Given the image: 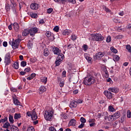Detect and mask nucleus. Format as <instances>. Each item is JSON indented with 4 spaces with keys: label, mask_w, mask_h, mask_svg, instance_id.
<instances>
[{
    "label": "nucleus",
    "mask_w": 131,
    "mask_h": 131,
    "mask_svg": "<svg viewBox=\"0 0 131 131\" xmlns=\"http://www.w3.org/2000/svg\"><path fill=\"white\" fill-rule=\"evenodd\" d=\"M91 37L89 38L91 40L94 41H103L104 40V37L101 34L94 33L91 34Z\"/></svg>",
    "instance_id": "nucleus-1"
},
{
    "label": "nucleus",
    "mask_w": 131,
    "mask_h": 131,
    "mask_svg": "<svg viewBox=\"0 0 131 131\" xmlns=\"http://www.w3.org/2000/svg\"><path fill=\"white\" fill-rule=\"evenodd\" d=\"M4 63L6 66L10 65L11 63V53L10 52L6 54L4 58Z\"/></svg>",
    "instance_id": "nucleus-2"
},
{
    "label": "nucleus",
    "mask_w": 131,
    "mask_h": 131,
    "mask_svg": "<svg viewBox=\"0 0 131 131\" xmlns=\"http://www.w3.org/2000/svg\"><path fill=\"white\" fill-rule=\"evenodd\" d=\"M53 115H54V113L52 111L49 112L48 111H46L45 112L44 117L46 120L50 121L51 119H52Z\"/></svg>",
    "instance_id": "nucleus-3"
},
{
    "label": "nucleus",
    "mask_w": 131,
    "mask_h": 131,
    "mask_svg": "<svg viewBox=\"0 0 131 131\" xmlns=\"http://www.w3.org/2000/svg\"><path fill=\"white\" fill-rule=\"evenodd\" d=\"M83 82H96V80L94 76L89 75L84 78Z\"/></svg>",
    "instance_id": "nucleus-4"
},
{
    "label": "nucleus",
    "mask_w": 131,
    "mask_h": 131,
    "mask_svg": "<svg viewBox=\"0 0 131 131\" xmlns=\"http://www.w3.org/2000/svg\"><path fill=\"white\" fill-rule=\"evenodd\" d=\"M29 30L30 36L33 37V36L35 35V34L37 33V32L38 31V28L37 27H34L30 29Z\"/></svg>",
    "instance_id": "nucleus-5"
},
{
    "label": "nucleus",
    "mask_w": 131,
    "mask_h": 131,
    "mask_svg": "<svg viewBox=\"0 0 131 131\" xmlns=\"http://www.w3.org/2000/svg\"><path fill=\"white\" fill-rule=\"evenodd\" d=\"M9 1L12 5L11 9L12 10H13V11H14L16 7H17V4H16V2H19V0H9Z\"/></svg>",
    "instance_id": "nucleus-6"
},
{
    "label": "nucleus",
    "mask_w": 131,
    "mask_h": 131,
    "mask_svg": "<svg viewBox=\"0 0 131 131\" xmlns=\"http://www.w3.org/2000/svg\"><path fill=\"white\" fill-rule=\"evenodd\" d=\"M52 51L54 55H60V53H61V50L58 47H53Z\"/></svg>",
    "instance_id": "nucleus-7"
},
{
    "label": "nucleus",
    "mask_w": 131,
    "mask_h": 131,
    "mask_svg": "<svg viewBox=\"0 0 131 131\" xmlns=\"http://www.w3.org/2000/svg\"><path fill=\"white\" fill-rule=\"evenodd\" d=\"M39 5L37 3H32L30 5V8L32 10H37Z\"/></svg>",
    "instance_id": "nucleus-8"
},
{
    "label": "nucleus",
    "mask_w": 131,
    "mask_h": 131,
    "mask_svg": "<svg viewBox=\"0 0 131 131\" xmlns=\"http://www.w3.org/2000/svg\"><path fill=\"white\" fill-rule=\"evenodd\" d=\"M103 93L107 99H112V93L110 91H105Z\"/></svg>",
    "instance_id": "nucleus-9"
},
{
    "label": "nucleus",
    "mask_w": 131,
    "mask_h": 131,
    "mask_svg": "<svg viewBox=\"0 0 131 131\" xmlns=\"http://www.w3.org/2000/svg\"><path fill=\"white\" fill-rule=\"evenodd\" d=\"M108 91L110 92H112V93H114V94H117L119 92V89L116 88H110L108 89Z\"/></svg>",
    "instance_id": "nucleus-10"
},
{
    "label": "nucleus",
    "mask_w": 131,
    "mask_h": 131,
    "mask_svg": "<svg viewBox=\"0 0 131 131\" xmlns=\"http://www.w3.org/2000/svg\"><path fill=\"white\" fill-rule=\"evenodd\" d=\"M84 58L87 60V61L89 64H92L93 63V60L92 57H90L88 54H84Z\"/></svg>",
    "instance_id": "nucleus-11"
},
{
    "label": "nucleus",
    "mask_w": 131,
    "mask_h": 131,
    "mask_svg": "<svg viewBox=\"0 0 131 131\" xmlns=\"http://www.w3.org/2000/svg\"><path fill=\"white\" fill-rule=\"evenodd\" d=\"M70 108H76L77 107V101L73 100L70 104Z\"/></svg>",
    "instance_id": "nucleus-12"
},
{
    "label": "nucleus",
    "mask_w": 131,
    "mask_h": 131,
    "mask_svg": "<svg viewBox=\"0 0 131 131\" xmlns=\"http://www.w3.org/2000/svg\"><path fill=\"white\" fill-rule=\"evenodd\" d=\"M28 14L30 16L31 18H33V19H37V17H38L37 13H35L33 12L28 13Z\"/></svg>",
    "instance_id": "nucleus-13"
},
{
    "label": "nucleus",
    "mask_w": 131,
    "mask_h": 131,
    "mask_svg": "<svg viewBox=\"0 0 131 131\" xmlns=\"http://www.w3.org/2000/svg\"><path fill=\"white\" fill-rule=\"evenodd\" d=\"M30 34L29 29H25L22 32V35L23 36H28Z\"/></svg>",
    "instance_id": "nucleus-14"
},
{
    "label": "nucleus",
    "mask_w": 131,
    "mask_h": 131,
    "mask_svg": "<svg viewBox=\"0 0 131 131\" xmlns=\"http://www.w3.org/2000/svg\"><path fill=\"white\" fill-rule=\"evenodd\" d=\"M113 120H116V119L120 117V112H117L114 114L113 115Z\"/></svg>",
    "instance_id": "nucleus-15"
},
{
    "label": "nucleus",
    "mask_w": 131,
    "mask_h": 131,
    "mask_svg": "<svg viewBox=\"0 0 131 131\" xmlns=\"http://www.w3.org/2000/svg\"><path fill=\"white\" fill-rule=\"evenodd\" d=\"M95 57H96V59L99 60L101 58L104 57V54L102 52H99L96 54Z\"/></svg>",
    "instance_id": "nucleus-16"
},
{
    "label": "nucleus",
    "mask_w": 131,
    "mask_h": 131,
    "mask_svg": "<svg viewBox=\"0 0 131 131\" xmlns=\"http://www.w3.org/2000/svg\"><path fill=\"white\" fill-rule=\"evenodd\" d=\"M31 118L32 120H36L37 119V115L36 114V112L34 111V109L32 111Z\"/></svg>",
    "instance_id": "nucleus-17"
},
{
    "label": "nucleus",
    "mask_w": 131,
    "mask_h": 131,
    "mask_svg": "<svg viewBox=\"0 0 131 131\" xmlns=\"http://www.w3.org/2000/svg\"><path fill=\"white\" fill-rule=\"evenodd\" d=\"M75 124H76V120L74 119H71L69 123V126H72L73 125H75Z\"/></svg>",
    "instance_id": "nucleus-18"
},
{
    "label": "nucleus",
    "mask_w": 131,
    "mask_h": 131,
    "mask_svg": "<svg viewBox=\"0 0 131 131\" xmlns=\"http://www.w3.org/2000/svg\"><path fill=\"white\" fill-rule=\"evenodd\" d=\"M58 55L57 59L62 62V61L64 60V54L61 53L60 55L59 54Z\"/></svg>",
    "instance_id": "nucleus-19"
},
{
    "label": "nucleus",
    "mask_w": 131,
    "mask_h": 131,
    "mask_svg": "<svg viewBox=\"0 0 131 131\" xmlns=\"http://www.w3.org/2000/svg\"><path fill=\"white\" fill-rule=\"evenodd\" d=\"M10 129L11 131H19V128L14 125H11Z\"/></svg>",
    "instance_id": "nucleus-20"
},
{
    "label": "nucleus",
    "mask_w": 131,
    "mask_h": 131,
    "mask_svg": "<svg viewBox=\"0 0 131 131\" xmlns=\"http://www.w3.org/2000/svg\"><path fill=\"white\" fill-rule=\"evenodd\" d=\"M36 76V74L34 73L31 74V75L27 78L28 80H31V79H33L34 77Z\"/></svg>",
    "instance_id": "nucleus-21"
},
{
    "label": "nucleus",
    "mask_w": 131,
    "mask_h": 131,
    "mask_svg": "<svg viewBox=\"0 0 131 131\" xmlns=\"http://www.w3.org/2000/svg\"><path fill=\"white\" fill-rule=\"evenodd\" d=\"M13 26L14 30H15V31H18L19 30V24H18L17 23H14L13 24Z\"/></svg>",
    "instance_id": "nucleus-22"
},
{
    "label": "nucleus",
    "mask_w": 131,
    "mask_h": 131,
    "mask_svg": "<svg viewBox=\"0 0 131 131\" xmlns=\"http://www.w3.org/2000/svg\"><path fill=\"white\" fill-rule=\"evenodd\" d=\"M43 55L45 56V57H48V56L50 55V51H49L48 48H45L44 49Z\"/></svg>",
    "instance_id": "nucleus-23"
},
{
    "label": "nucleus",
    "mask_w": 131,
    "mask_h": 131,
    "mask_svg": "<svg viewBox=\"0 0 131 131\" xmlns=\"http://www.w3.org/2000/svg\"><path fill=\"white\" fill-rule=\"evenodd\" d=\"M46 91H47V89H46L44 86H41L39 88V94H42V93H44Z\"/></svg>",
    "instance_id": "nucleus-24"
},
{
    "label": "nucleus",
    "mask_w": 131,
    "mask_h": 131,
    "mask_svg": "<svg viewBox=\"0 0 131 131\" xmlns=\"http://www.w3.org/2000/svg\"><path fill=\"white\" fill-rule=\"evenodd\" d=\"M9 126L10 128L11 127V124H10V123H9V122H6L3 125V127H4V128H9Z\"/></svg>",
    "instance_id": "nucleus-25"
},
{
    "label": "nucleus",
    "mask_w": 131,
    "mask_h": 131,
    "mask_svg": "<svg viewBox=\"0 0 131 131\" xmlns=\"http://www.w3.org/2000/svg\"><path fill=\"white\" fill-rule=\"evenodd\" d=\"M102 9H103V10H104V11H105V12H106V13H110L111 12V10L105 5H103L102 6Z\"/></svg>",
    "instance_id": "nucleus-26"
},
{
    "label": "nucleus",
    "mask_w": 131,
    "mask_h": 131,
    "mask_svg": "<svg viewBox=\"0 0 131 131\" xmlns=\"http://www.w3.org/2000/svg\"><path fill=\"white\" fill-rule=\"evenodd\" d=\"M119 59H120V57H119V56H118V55H116L113 57V60L115 62H117L119 61Z\"/></svg>",
    "instance_id": "nucleus-27"
},
{
    "label": "nucleus",
    "mask_w": 131,
    "mask_h": 131,
    "mask_svg": "<svg viewBox=\"0 0 131 131\" xmlns=\"http://www.w3.org/2000/svg\"><path fill=\"white\" fill-rule=\"evenodd\" d=\"M33 47V43H32V42H31V40H29L28 43V48L29 50L30 49H32V47Z\"/></svg>",
    "instance_id": "nucleus-28"
},
{
    "label": "nucleus",
    "mask_w": 131,
    "mask_h": 131,
    "mask_svg": "<svg viewBox=\"0 0 131 131\" xmlns=\"http://www.w3.org/2000/svg\"><path fill=\"white\" fill-rule=\"evenodd\" d=\"M13 68L14 69H19V62H15L13 66Z\"/></svg>",
    "instance_id": "nucleus-29"
},
{
    "label": "nucleus",
    "mask_w": 131,
    "mask_h": 131,
    "mask_svg": "<svg viewBox=\"0 0 131 131\" xmlns=\"http://www.w3.org/2000/svg\"><path fill=\"white\" fill-rule=\"evenodd\" d=\"M12 47L13 50H16V49H18V47H19V46H17L14 41L12 43Z\"/></svg>",
    "instance_id": "nucleus-30"
},
{
    "label": "nucleus",
    "mask_w": 131,
    "mask_h": 131,
    "mask_svg": "<svg viewBox=\"0 0 131 131\" xmlns=\"http://www.w3.org/2000/svg\"><path fill=\"white\" fill-rule=\"evenodd\" d=\"M110 49L111 51L115 54H117V53H118V51H117V49H115L114 47H111Z\"/></svg>",
    "instance_id": "nucleus-31"
},
{
    "label": "nucleus",
    "mask_w": 131,
    "mask_h": 131,
    "mask_svg": "<svg viewBox=\"0 0 131 131\" xmlns=\"http://www.w3.org/2000/svg\"><path fill=\"white\" fill-rule=\"evenodd\" d=\"M9 119L10 123H14V117H13V116L9 115Z\"/></svg>",
    "instance_id": "nucleus-32"
},
{
    "label": "nucleus",
    "mask_w": 131,
    "mask_h": 131,
    "mask_svg": "<svg viewBox=\"0 0 131 131\" xmlns=\"http://www.w3.org/2000/svg\"><path fill=\"white\" fill-rule=\"evenodd\" d=\"M13 102L15 105H16L17 106L19 105L20 104V102H19V100L17 99V98H14L13 99Z\"/></svg>",
    "instance_id": "nucleus-33"
},
{
    "label": "nucleus",
    "mask_w": 131,
    "mask_h": 131,
    "mask_svg": "<svg viewBox=\"0 0 131 131\" xmlns=\"http://www.w3.org/2000/svg\"><path fill=\"white\" fill-rule=\"evenodd\" d=\"M21 118V114H14V119H19Z\"/></svg>",
    "instance_id": "nucleus-34"
},
{
    "label": "nucleus",
    "mask_w": 131,
    "mask_h": 131,
    "mask_svg": "<svg viewBox=\"0 0 131 131\" xmlns=\"http://www.w3.org/2000/svg\"><path fill=\"white\" fill-rule=\"evenodd\" d=\"M57 4H62V5H65L66 3H67V0H58Z\"/></svg>",
    "instance_id": "nucleus-35"
},
{
    "label": "nucleus",
    "mask_w": 131,
    "mask_h": 131,
    "mask_svg": "<svg viewBox=\"0 0 131 131\" xmlns=\"http://www.w3.org/2000/svg\"><path fill=\"white\" fill-rule=\"evenodd\" d=\"M14 42L16 43V46H19L20 42H21V39L20 38H17L14 40Z\"/></svg>",
    "instance_id": "nucleus-36"
},
{
    "label": "nucleus",
    "mask_w": 131,
    "mask_h": 131,
    "mask_svg": "<svg viewBox=\"0 0 131 131\" xmlns=\"http://www.w3.org/2000/svg\"><path fill=\"white\" fill-rule=\"evenodd\" d=\"M83 50H84V52H86V51H88V50H89V47L88 46V45L84 44L83 45V46L82 47Z\"/></svg>",
    "instance_id": "nucleus-37"
},
{
    "label": "nucleus",
    "mask_w": 131,
    "mask_h": 131,
    "mask_svg": "<svg viewBox=\"0 0 131 131\" xmlns=\"http://www.w3.org/2000/svg\"><path fill=\"white\" fill-rule=\"evenodd\" d=\"M41 81L42 82H47L48 81V78L47 77H42L41 78Z\"/></svg>",
    "instance_id": "nucleus-38"
},
{
    "label": "nucleus",
    "mask_w": 131,
    "mask_h": 131,
    "mask_svg": "<svg viewBox=\"0 0 131 131\" xmlns=\"http://www.w3.org/2000/svg\"><path fill=\"white\" fill-rule=\"evenodd\" d=\"M26 65H27V62H26L25 61H21L20 66H21V67H25V66H26Z\"/></svg>",
    "instance_id": "nucleus-39"
},
{
    "label": "nucleus",
    "mask_w": 131,
    "mask_h": 131,
    "mask_svg": "<svg viewBox=\"0 0 131 131\" xmlns=\"http://www.w3.org/2000/svg\"><path fill=\"white\" fill-rule=\"evenodd\" d=\"M108 111L110 112H114V111H115V109L113 108V106L110 105L108 106Z\"/></svg>",
    "instance_id": "nucleus-40"
},
{
    "label": "nucleus",
    "mask_w": 131,
    "mask_h": 131,
    "mask_svg": "<svg viewBox=\"0 0 131 131\" xmlns=\"http://www.w3.org/2000/svg\"><path fill=\"white\" fill-rule=\"evenodd\" d=\"M5 9L7 12H9L10 10H11V6H10V4H7L5 6Z\"/></svg>",
    "instance_id": "nucleus-41"
},
{
    "label": "nucleus",
    "mask_w": 131,
    "mask_h": 131,
    "mask_svg": "<svg viewBox=\"0 0 131 131\" xmlns=\"http://www.w3.org/2000/svg\"><path fill=\"white\" fill-rule=\"evenodd\" d=\"M126 50H127L128 52H129V53H131V47L130 45H127L126 46Z\"/></svg>",
    "instance_id": "nucleus-42"
},
{
    "label": "nucleus",
    "mask_w": 131,
    "mask_h": 131,
    "mask_svg": "<svg viewBox=\"0 0 131 131\" xmlns=\"http://www.w3.org/2000/svg\"><path fill=\"white\" fill-rule=\"evenodd\" d=\"M52 34H52V32H51L50 31H47L46 33V35L47 37H50Z\"/></svg>",
    "instance_id": "nucleus-43"
},
{
    "label": "nucleus",
    "mask_w": 131,
    "mask_h": 131,
    "mask_svg": "<svg viewBox=\"0 0 131 131\" xmlns=\"http://www.w3.org/2000/svg\"><path fill=\"white\" fill-rule=\"evenodd\" d=\"M27 131H35V129L33 126H30L28 127Z\"/></svg>",
    "instance_id": "nucleus-44"
},
{
    "label": "nucleus",
    "mask_w": 131,
    "mask_h": 131,
    "mask_svg": "<svg viewBox=\"0 0 131 131\" xmlns=\"http://www.w3.org/2000/svg\"><path fill=\"white\" fill-rule=\"evenodd\" d=\"M80 120L81 122H82V123H85V122H86V120L85 119V118L82 117H81Z\"/></svg>",
    "instance_id": "nucleus-45"
},
{
    "label": "nucleus",
    "mask_w": 131,
    "mask_h": 131,
    "mask_svg": "<svg viewBox=\"0 0 131 131\" xmlns=\"http://www.w3.org/2000/svg\"><path fill=\"white\" fill-rule=\"evenodd\" d=\"M114 70L115 71H119V70H120V68L118 66L115 65Z\"/></svg>",
    "instance_id": "nucleus-46"
},
{
    "label": "nucleus",
    "mask_w": 131,
    "mask_h": 131,
    "mask_svg": "<svg viewBox=\"0 0 131 131\" xmlns=\"http://www.w3.org/2000/svg\"><path fill=\"white\" fill-rule=\"evenodd\" d=\"M63 35H68L69 34V31H68V30H65L62 32Z\"/></svg>",
    "instance_id": "nucleus-47"
},
{
    "label": "nucleus",
    "mask_w": 131,
    "mask_h": 131,
    "mask_svg": "<svg viewBox=\"0 0 131 131\" xmlns=\"http://www.w3.org/2000/svg\"><path fill=\"white\" fill-rule=\"evenodd\" d=\"M105 73H104V76L106 78H108V77H109V73L108 72V71H107V70H106L105 71Z\"/></svg>",
    "instance_id": "nucleus-48"
},
{
    "label": "nucleus",
    "mask_w": 131,
    "mask_h": 131,
    "mask_svg": "<svg viewBox=\"0 0 131 131\" xmlns=\"http://www.w3.org/2000/svg\"><path fill=\"white\" fill-rule=\"evenodd\" d=\"M61 116L62 117V118H64V119H67V118H68V117H67V115L65 113H62L61 115Z\"/></svg>",
    "instance_id": "nucleus-49"
},
{
    "label": "nucleus",
    "mask_w": 131,
    "mask_h": 131,
    "mask_svg": "<svg viewBox=\"0 0 131 131\" xmlns=\"http://www.w3.org/2000/svg\"><path fill=\"white\" fill-rule=\"evenodd\" d=\"M71 39L72 40H73L74 41V40H76L77 37H76V36L75 35H72L71 36Z\"/></svg>",
    "instance_id": "nucleus-50"
},
{
    "label": "nucleus",
    "mask_w": 131,
    "mask_h": 131,
    "mask_svg": "<svg viewBox=\"0 0 131 131\" xmlns=\"http://www.w3.org/2000/svg\"><path fill=\"white\" fill-rule=\"evenodd\" d=\"M55 64L56 66H59L60 64H61V61L59 60V59H56V60L55 61Z\"/></svg>",
    "instance_id": "nucleus-51"
},
{
    "label": "nucleus",
    "mask_w": 131,
    "mask_h": 131,
    "mask_svg": "<svg viewBox=\"0 0 131 131\" xmlns=\"http://www.w3.org/2000/svg\"><path fill=\"white\" fill-rule=\"evenodd\" d=\"M127 117L128 118H131V112L130 111L128 110L127 112Z\"/></svg>",
    "instance_id": "nucleus-52"
},
{
    "label": "nucleus",
    "mask_w": 131,
    "mask_h": 131,
    "mask_svg": "<svg viewBox=\"0 0 131 131\" xmlns=\"http://www.w3.org/2000/svg\"><path fill=\"white\" fill-rule=\"evenodd\" d=\"M67 3H71V4H73L74 5L76 4V0H67Z\"/></svg>",
    "instance_id": "nucleus-53"
},
{
    "label": "nucleus",
    "mask_w": 131,
    "mask_h": 131,
    "mask_svg": "<svg viewBox=\"0 0 131 131\" xmlns=\"http://www.w3.org/2000/svg\"><path fill=\"white\" fill-rule=\"evenodd\" d=\"M30 61L32 63H35V62H36V61H37V59L36 58H30Z\"/></svg>",
    "instance_id": "nucleus-54"
},
{
    "label": "nucleus",
    "mask_w": 131,
    "mask_h": 131,
    "mask_svg": "<svg viewBox=\"0 0 131 131\" xmlns=\"http://www.w3.org/2000/svg\"><path fill=\"white\" fill-rule=\"evenodd\" d=\"M46 23V20H43V19H41L39 20V24H41L42 25V24H45Z\"/></svg>",
    "instance_id": "nucleus-55"
},
{
    "label": "nucleus",
    "mask_w": 131,
    "mask_h": 131,
    "mask_svg": "<svg viewBox=\"0 0 131 131\" xmlns=\"http://www.w3.org/2000/svg\"><path fill=\"white\" fill-rule=\"evenodd\" d=\"M53 30L54 31H55V32H59V27L58 26H55L54 28H53Z\"/></svg>",
    "instance_id": "nucleus-56"
},
{
    "label": "nucleus",
    "mask_w": 131,
    "mask_h": 131,
    "mask_svg": "<svg viewBox=\"0 0 131 131\" xmlns=\"http://www.w3.org/2000/svg\"><path fill=\"white\" fill-rule=\"evenodd\" d=\"M53 11H54V9H53V8H49L47 10V13H48V14H51L52 13V12H53Z\"/></svg>",
    "instance_id": "nucleus-57"
},
{
    "label": "nucleus",
    "mask_w": 131,
    "mask_h": 131,
    "mask_svg": "<svg viewBox=\"0 0 131 131\" xmlns=\"http://www.w3.org/2000/svg\"><path fill=\"white\" fill-rule=\"evenodd\" d=\"M54 39H55V36L54 35V34H52L50 36V41H53Z\"/></svg>",
    "instance_id": "nucleus-58"
},
{
    "label": "nucleus",
    "mask_w": 131,
    "mask_h": 131,
    "mask_svg": "<svg viewBox=\"0 0 131 131\" xmlns=\"http://www.w3.org/2000/svg\"><path fill=\"white\" fill-rule=\"evenodd\" d=\"M83 84H84L85 85H88V86H90V85H91L93 84V83L92 82H83Z\"/></svg>",
    "instance_id": "nucleus-59"
},
{
    "label": "nucleus",
    "mask_w": 131,
    "mask_h": 131,
    "mask_svg": "<svg viewBox=\"0 0 131 131\" xmlns=\"http://www.w3.org/2000/svg\"><path fill=\"white\" fill-rule=\"evenodd\" d=\"M106 42H110L111 41V36H108L106 40Z\"/></svg>",
    "instance_id": "nucleus-60"
},
{
    "label": "nucleus",
    "mask_w": 131,
    "mask_h": 131,
    "mask_svg": "<svg viewBox=\"0 0 131 131\" xmlns=\"http://www.w3.org/2000/svg\"><path fill=\"white\" fill-rule=\"evenodd\" d=\"M31 71V69H30V67H28L26 68L24 70L25 72L26 73V72H30V71Z\"/></svg>",
    "instance_id": "nucleus-61"
},
{
    "label": "nucleus",
    "mask_w": 131,
    "mask_h": 131,
    "mask_svg": "<svg viewBox=\"0 0 131 131\" xmlns=\"http://www.w3.org/2000/svg\"><path fill=\"white\" fill-rule=\"evenodd\" d=\"M124 129L125 131H130V127H124Z\"/></svg>",
    "instance_id": "nucleus-62"
},
{
    "label": "nucleus",
    "mask_w": 131,
    "mask_h": 131,
    "mask_svg": "<svg viewBox=\"0 0 131 131\" xmlns=\"http://www.w3.org/2000/svg\"><path fill=\"white\" fill-rule=\"evenodd\" d=\"M106 115H108V113H107V112H104L101 113V116H104L105 117Z\"/></svg>",
    "instance_id": "nucleus-63"
},
{
    "label": "nucleus",
    "mask_w": 131,
    "mask_h": 131,
    "mask_svg": "<svg viewBox=\"0 0 131 131\" xmlns=\"http://www.w3.org/2000/svg\"><path fill=\"white\" fill-rule=\"evenodd\" d=\"M49 130H51V131H57V130H56V128H55L54 127H49Z\"/></svg>",
    "instance_id": "nucleus-64"
}]
</instances>
